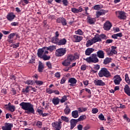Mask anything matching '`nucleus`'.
Returning <instances> with one entry per match:
<instances>
[{
  "label": "nucleus",
  "mask_w": 130,
  "mask_h": 130,
  "mask_svg": "<svg viewBox=\"0 0 130 130\" xmlns=\"http://www.w3.org/2000/svg\"><path fill=\"white\" fill-rule=\"evenodd\" d=\"M19 105L23 110H27L28 112L34 114V108L33 107V105L31 104V103L22 102L19 104Z\"/></svg>",
  "instance_id": "1"
},
{
  "label": "nucleus",
  "mask_w": 130,
  "mask_h": 130,
  "mask_svg": "<svg viewBox=\"0 0 130 130\" xmlns=\"http://www.w3.org/2000/svg\"><path fill=\"white\" fill-rule=\"evenodd\" d=\"M49 52L47 51H45L43 49H39L38 50V56L40 58H43V60H49L50 59V56H47Z\"/></svg>",
  "instance_id": "2"
},
{
  "label": "nucleus",
  "mask_w": 130,
  "mask_h": 130,
  "mask_svg": "<svg viewBox=\"0 0 130 130\" xmlns=\"http://www.w3.org/2000/svg\"><path fill=\"white\" fill-rule=\"evenodd\" d=\"M83 60H85L88 63H91L93 62V63H97L99 62V59L97 57V54L94 53L91 55V56L88 57L86 58H83Z\"/></svg>",
  "instance_id": "3"
},
{
  "label": "nucleus",
  "mask_w": 130,
  "mask_h": 130,
  "mask_svg": "<svg viewBox=\"0 0 130 130\" xmlns=\"http://www.w3.org/2000/svg\"><path fill=\"white\" fill-rule=\"evenodd\" d=\"M99 76L100 78H103V77H105L106 78H109V77H111V74H110V72L108 71L107 69L105 68H103L99 72Z\"/></svg>",
  "instance_id": "4"
},
{
  "label": "nucleus",
  "mask_w": 130,
  "mask_h": 130,
  "mask_svg": "<svg viewBox=\"0 0 130 130\" xmlns=\"http://www.w3.org/2000/svg\"><path fill=\"white\" fill-rule=\"evenodd\" d=\"M66 52L67 49H66V48H61L56 50L55 55L56 56H62V55L66 54Z\"/></svg>",
  "instance_id": "5"
},
{
  "label": "nucleus",
  "mask_w": 130,
  "mask_h": 130,
  "mask_svg": "<svg viewBox=\"0 0 130 130\" xmlns=\"http://www.w3.org/2000/svg\"><path fill=\"white\" fill-rule=\"evenodd\" d=\"M115 14L116 17L120 20H125V19H126V15H125V13L123 11H116Z\"/></svg>",
  "instance_id": "6"
},
{
  "label": "nucleus",
  "mask_w": 130,
  "mask_h": 130,
  "mask_svg": "<svg viewBox=\"0 0 130 130\" xmlns=\"http://www.w3.org/2000/svg\"><path fill=\"white\" fill-rule=\"evenodd\" d=\"M52 125L55 130H60L61 128V121L54 122L52 123Z\"/></svg>",
  "instance_id": "7"
},
{
  "label": "nucleus",
  "mask_w": 130,
  "mask_h": 130,
  "mask_svg": "<svg viewBox=\"0 0 130 130\" xmlns=\"http://www.w3.org/2000/svg\"><path fill=\"white\" fill-rule=\"evenodd\" d=\"M121 81H122V79L119 75H116L114 77V82L115 85H119Z\"/></svg>",
  "instance_id": "8"
},
{
  "label": "nucleus",
  "mask_w": 130,
  "mask_h": 130,
  "mask_svg": "<svg viewBox=\"0 0 130 130\" xmlns=\"http://www.w3.org/2000/svg\"><path fill=\"white\" fill-rule=\"evenodd\" d=\"M6 18L8 21L12 22V21L16 18V15H15L13 12H10L8 14Z\"/></svg>",
  "instance_id": "9"
},
{
  "label": "nucleus",
  "mask_w": 130,
  "mask_h": 130,
  "mask_svg": "<svg viewBox=\"0 0 130 130\" xmlns=\"http://www.w3.org/2000/svg\"><path fill=\"white\" fill-rule=\"evenodd\" d=\"M12 127L13 124L6 123L2 126V128L3 130H12Z\"/></svg>",
  "instance_id": "10"
},
{
  "label": "nucleus",
  "mask_w": 130,
  "mask_h": 130,
  "mask_svg": "<svg viewBox=\"0 0 130 130\" xmlns=\"http://www.w3.org/2000/svg\"><path fill=\"white\" fill-rule=\"evenodd\" d=\"M111 27H112V24L109 21H106V23L104 24V29L107 31L110 30Z\"/></svg>",
  "instance_id": "11"
},
{
  "label": "nucleus",
  "mask_w": 130,
  "mask_h": 130,
  "mask_svg": "<svg viewBox=\"0 0 130 130\" xmlns=\"http://www.w3.org/2000/svg\"><path fill=\"white\" fill-rule=\"evenodd\" d=\"M71 11L74 14H79V13H82L83 12V8L82 7H79L78 9L73 8L71 9Z\"/></svg>",
  "instance_id": "12"
},
{
  "label": "nucleus",
  "mask_w": 130,
  "mask_h": 130,
  "mask_svg": "<svg viewBox=\"0 0 130 130\" xmlns=\"http://www.w3.org/2000/svg\"><path fill=\"white\" fill-rule=\"evenodd\" d=\"M95 86H105V83L100 79H96L94 81Z\"/></svg>",
  "instance_id": "13"
},
{
  "label": "nucleus",
  "mask_w": 130,
  "mask_h": 130,
  "mask_svg": "<svg viewBox=\"0 0 130 130\" xmlns=\"http://www.w3.org/2000/svg\"><path fill=\"white\" fill-rule=\"evenodd\" d=\"M77 79L75 78H71L68 80L69 86H75L77 84Z\"/></svg>",
  "instance_id": "14"
},
{
  "label": "nucleus",
  "mask_w": 130,
  "mask_h": 130,
  "mask_svg": "<svg viewBox=\"0 0 130 130\" xmlns=\"http://www.w3.org/2000/svg\"><path fill=\"white\" fill-rule=\"evenodd\" d=\"M77 119H72L70 120V124H71V129H73L74 127L77 125V123L78 122Z\"/></svg>",
  "instance_id": "15"
},
{
  "label": "nucleus",
  "mask_w": 130,
  "mask_h": 130,
  "mask_svg": "<svg viewBox=\"0 0 130 130\" xmlns=\"http://www.w3.org/2000/svg\"><path fill=\"white\" fill-rule=\"evenodd\" d=\"M78 58H79V55H78L75 56L70 55L68 56L67 59L71 62V61H73V60H75V59H78Z\"/></svg>",
  "instance_id": "16"
},
{
  "label": "nucleus",
  "mask_w": 130,
  "mask_h": 130,
  "mask_svg": "<svg viewBox=\"0 0 130 130\" xmlns=\"http://www.w3.org/2000/svg\"><path fill=\"white\" fill-rule=\"evenodd\" d=\"M42 49L45 50V51H53V50H54V49H56L55 46H50L48 47H44L42 48Z\"/></svg>",
  "instance_id": "17"
},
{
  "label": "nucleus",
  "mask_w": 130,
  "mask_h": 130,
  "mask_svg": "<svg viewBox=\"0 0 130 130\" xmlns=\"http://www.w3.org/2000/svg\"><path fill=\"white\" fill-rule=\"evenodd\" d=\"M44 70V65L41 61H39L38 71L39 73H42Z\"/></svg>",
  "instance_id": "18"
},
{
  "label": "nucleus",
  "mask_w": 130,
  "mask_h": 130,
  "mask_svg": "<svg viewBox=\"0 0 130 130\" xmlns=\"http://www.w3.org/2000/svg\"><path fill=\"white\" fill-rule=\"evenodd\" d=\"M73 39L75 42H80L83 40V37L81 36L74 35Z\"/></svg>",
  "instance_id": "19"
},
{
  "label": "nucleus",
  "mask_w": 130,
  "mask_h": 130,
  "mask_svg": "<svg viewBox=\"0 0 130 130\" xmlns=\"http://www.w3.org/2000/svg\"><path fill=\"white\" fill-rule=\"evenodd\" d=\"M87 22L90 24H94L96 22V18H91L90 16H87Z\"/></svg>",
  "instance_id": "20"
},
{
  "label": "nucleus",
  "mask_w": 130,
  "mask_h": 130,
  "mask_svg": "<svg viewBox=\"0 0 130 130\" xmlns=\"http://www.w3.org/2000/svg\"><path fill=\"white\" fill-rule=\"evenodd\" d=\"M95 51V49L92 48H88L85 51V55H91V53H93Z\"/></svg>",
  "instance_id": "21"
},
{
  "label": "nucleus",
  "mask_w": 130,
  "mask_h": 130,
  "mask_svg": "<svg viewBox=\"0 0 130 130\" xmlns=\"http://www.w3.org/2000/svg\"><path fill=\"white\" fill-rule=\"evenodd\" d=\"M96 56H98L99 58H104V51L99 50L96 52Z\"/></svg>",
  "instance_id": "22"
},
{
  "label": "nucleus",
  "mask_w": 130,
  "mask_h": 130,
  "mask_svg": "<svg viewBox=\"0 0 130 130\" xmlns=\"http://www.w3.org/2000/svg\"><path fill=\"white\" fill-rule=\"evenodd\" d=\"M59 101L60 100L58 97H55L52 100V102L53 103V104H54V105H58V104H59Z\"/></svg>",
  "instance_id": "23"
},
{
  "label": "nucleus",
  "mask_w": 130,
  "mask_h": 130,
  "mask_svg": "<svg viewBox=\"0 0 130 130\" xmlns=\"http://www.w3.org/2000/svg\"><path fill=\"white\" fill-rule=\"evenodd\" d=\"M66 44H67V39L65 38L58 40L57 43V45H66Z\"/></svg>",
  "instance_id": "24"
},
{
  "label": "nucleus",
  "mask_w": 130,
  "mask_h": 130,
  "mask_svg": "<svg viewBox=\"0 0 130 130\" xmlns=\"http://www.w3.org/2000/svg\"><path fill=\"white\" fill-rule=\"evenodd\" d=\"M105 11L102 10L99 11H97L96 12V18H99L100 16H103V15H105Z\"/></svg>",
  "instance_id": "25"
},
{
  "label": "nucleus",
  "mask_w": 130,
  "mask_h": 130,
  "mask_svg": "<svg viewBox=\"0 0 130 130\" xmlns=\"http://www.w3.org/2000/svg\"><path fill=\"white\" fill-rule=\"evenodd\" d=\"M124 91L128 96H130V88L129 86L127 85H125L124 88Z\"/></svg>",
  "instance_id": "26"
},
{
  "label": "nucleus",
  "mask_w": 130,
  "mask_h": 130,
  "mask_svg": "<svg viewBox=\"0 0 130 130\" xmlns=\"http://www.w3.org/2000/svg\"><path fill=\"white\" fill-rule=\"evenodd\" d=\"M93 43H96V42H98L99 41H101V39L99 37V36H95L92 39Z\"/></svg>",
  "instance_id": "27"
},
{
  "label": "nucleus",
  "mask_w": 130,
  "mask_h": 130,
  "mask_svg": "<svg viewBox=\"0 0 130 130\" xmlns=\"http://www.w3.org/2000/svg\"><path fill=\"white\" fill-rule=\"evenodd\" d=\"M62 64L64 67H69V66L71 64V62L67 59H66L62 62Z\"/></svg>",
  "instance_id": "28"
},
{
  "label": "nucleus",
  "mask_w": 130,
  "mask_h": 130,
  "mask_svg": "<svg viewBox=\"0 0 130 130\" xmlns=\"http://www.w3.org/2000/svg\"><path fill=\"white\" fill-rule=\"evenodd\" d=\"M64 112L65 114H70L71 113V109H70V107H69V105H66V108L64 110Z\"/></svg>",
  "instance_id": "29"
},
{
  "label": "nucleus",
  "mask_w": 130,
  "mask_h": 130,
  "mask_svg": "<svg viewBox=\"0 0 130 130\" xmlns=\"http://www.w3.org/2000/svg\"><path fill=\"white\" fill-rule=\"evenodd\" d=\"M72 115L73 117H74V118H77L79 117V113L77 110L73 111L72 113Z\"/></svg>",
  "instance_id": "30"
},
{
  "label": "nucleus",
  "mask_w": 130,
  "mask_h": 130,
  "mask_svg": "<svg viewBox=\"0 0 130 130\" xmlns=\"http://www.w3.org/2000/svg\"><path fill=\"white\" fill-rule=\"evenodd\" d=\"M51 42L57 45V43H58V38L53 37L51 39Z\"/></svg>",
  "instance_id": "31"
},
{
  "label": "nucleus",
  "mask_w": 130,
  "mask_h": 130,
  "mask_svg": "<svg viewBox=\"0 0 130 130\" xmlns=\"http://www.w3.org/2000/svg\"><path fill=\"white\" fill-rule=\"evenodd\" d=\"M92 44H94V42H93V40L92 39L89 40L87 41L86 46V47H89V46H91Z\"/></svg>",
  "instance_id": "32"
},
{
  "label": "nucleus",
  "mask_w": 130,
  "mask_h": 130,
  "mask_svg": "<svg viewBox=\"0 0 130 130\" xmlns=\"http://www.w3.org/2000/svg\"><path fill=\"white\" fill-rule=\"evenodd\" d=\"M109 62H111V58H106L104 60V64H108Z\"/></svg>",
  "instance_id": "33"
},
{
  "label": "nucleus",
  "mask_w": 130,
  "mask_h": 130,
  "mask_svg": "<svg viewBox=\"0 0 130 130\" xmlns=\"http://www.w3.org/2000/svg\"><path fill=\"white\" fill-rule=\"evenodd\" d=\"M22 92L24 93V94H27L30 92V87L27 86L25 89H22Z\"/></svg>",
  "instance_id": "34"
},
{
  "label": "nucleus",
  "mask_w": 130,
  "mask_h": 130,
  "mask_svg": "<svg viewBox=\"0 0 130 130\" xmlns=\"http://www.w3.org/2000/svg\"><path fill=\"white\" fill-rule=\"evenodd\" d=\"M125 81L126 82V83H127V84H130V79L129 77H128V74H125Z\"/></svg>",
  "instance_id": "35"
},
{
  "label": "nucleus",
  "mask_w": 130,
  "mask_h": 130,
  "mask_svg": "<svg viewBox=\"0 0 130 130\" xmlns=\"http://www.w3.org/2000/svg\"><path fill=\"white\" fill-rule=\"evenodd\" d=\"M99 118L100 119V120H104L105 121H106V119H105V117H104V115H103V114H100L99 115Z\"/></svg>",
  "instance_id": "36"
},
{
  "label": "nucleus",
  "mask_w": 130,
  "mask_h": 130,
  "mask_svg": "<svg viewBox=\"0 0 130 130\" xmlns=\"http://www.w3.org/2000/svg\"><path fill=\"white\" fill-rule=\"evenodd\" d=\"M61 119L63 120V121H65V122H69L70 120L68 117L63 116H61Z\"/></svg>",
  "instance_id": "37"
},
{
  "label": "nucleus",
  "mask_w": 130,
  "mask_h": 130,
  "mask_svg": "<svg viewBox=\"0 0 130 130\" xmlns=\"http://www.w3.org/2000/svg\"><path fill=\"white\" fill-rule=\"evenodd\" d=\"M75 34L78 35H83V31H82L81 29H78L77 30L75 31Z\"/></svg>",
  "instance_id": "38"
},
{
  "label": "nucleus",
  "mask_w": 130,
  "mask_h": 130,
  "mask_svg": "<svg viewBox=\"0 0 130 130\" xmlns=\"http://www.w3.org/2000/svg\"><path fill=\"white\" fill-rule=\"evenodd\" d=\"M8 109L10 110V111H11V112H14V111H15V109H16V108H15L14 106H9L8 107Z\"/></svg>",
  "instance_id": "39"
},
{
  "label": "nucleus",
  "mask_w": 130,
  "mask_h": 130,
  "mask_svg": "<svg viewBox=\"0 0 130 130\" xmlns=\"http://www.w3.org/2000/svg\"><path fill=\"white\" fill-rule=\"evenodd\" d=\"M14 36H16V33L13 32L10 34V35L8 36V39H13Z\"/></svg>",
  "instance_id": "40"
},
{
  "label": "nucleus",
  "mask_w": 130,
  "mask_h": 130,
  "mask_svg": "<svg viewBox=\"0 0 130 130\" xmlns=\"http://www.w3.org/2000/svg\"><path fill=\"white\" fill-rule=\"evenodd\" d=\"M84 119H86V115L80 116L78 119L77 120L78 121H82V120H84Z\"/></svg>",
  "instance_id": "41"
},
{
  "label": "nucleus",
  "mask_w": 130,
  "mask_h": 130,
  "mask_svg": "<svg viewBox=\"0 0 130 130\" xmlns=\"http://www.w3.org/2000/svg\"><path fill=\"white\" fill-rule=\"evenodd\" d=\"M98 111H99V110L96 108H93L91 110V112L93 113V114H96V113H98Z\"/></svg>",
  "instance_id": "42"
},
{
  "label": "nucleus",
  "mask_w": 130,
  "mask_h": 130,
  "mask_svg": "<svg viewBox=\"0 0 130 130\" xmlns=\"http://www.w3.org/2000/svg\"><path fill=\"white\" fill-rule=\"evenodd\" d=\"M67 101V96L64 95L63 96L61 100H60V102L61 103H64Z\"/></svg>",
  "instance_id": "43"
},
{
  "label": "nucleus",
  "mask_w": 130,
  "mask_h": 130,
  "mask_svg": "<svg viewBox=\"0 0 130 130\" xmlns=\"http://www.w3.org/2000/svg\"><path fill=\"white\" fill-rule=\"evenodd\" d=\"M35 123L36 124V125L38 126L40 128L42 126V122L40 121H38L37 122H35Z\"/></svg>",
  "instance_id": "44"
},
{
  "label": "nucleus",
  "mask_w": 130,
  "mask_h": 130,
  "mask_svg": "<svg viewBox=\"0 0 130 130\" xmlns=\"http://www.w3.org/2000/svg\"><path fill=\"white\" fill-rule=\"evenodd\" d=\"M47 67H48V69H52V64L50 61H48L46 63Z\"/></svg>",
  "instance_id": "45"
},
{
  "label": "nucleus",
  "mask_w": 130,
  "mask_h": 130,
  "mask_svg": "<svg viewBox=\"0 0 130 130\" xmlns=\"http://www.w3.org/2000/svg\"><path fill=\"white\" fill-rule=\"evenodd\" d=\"M61 23L63 26H66L67 25V20L62 17Z\"/></svg>",
  "instance_id": "46"
},
{
  "label": "nucleus",
  "mask_w": 130,
  "mask_h": 130,
  "mask_svg": "<svg viewBox=\"0 0 130 130\" xmlns=\"http://www.w3.org/2000/svg\"><path fill=\"white\" fill-rule=\"evenodd\" d=\"M46 91V93H48V94H52V93H53V90L50 88H47Z\"/></svg>",
  "instance_id": "47"
},
{
  "label": "nucleus",
  "mask_w": 130,
  "mask_h": 130,
  "mask_svg": "<svg viewBox=\"0 0 130 130\" xmlns=\"http://www.w3.org/2000/svg\"><path fill=\"white\" fill-rule=\"evenodd\" d=\"M117 51L115 50H111L110 52V55H112V54H116Z\"/></svg>",
  "instance_id": "48"
},
{
  "label": "nucleus",
  "mask_w": 130,
  "mask_h": 130,
  "mask_svg": "<svg viewBox=\"0 0 130 130\" xmlns=\"http://www.w3.org/2000/svg\"><path fill=\"white\" fill-rule=\"evenodd\" d=\"M62 3H63V5L65 6L69 5V2H68V0H62Z\"/></svg>",
  "instance_id": "49"
},
{
  "label": "nucleus",
  "mask_w": 130,
  "mask_h": 130,
  "mask_svg": "<svg viewBox=\"0 0 130 130\" xmlns=\"http://www.w3.org/2000/svg\"><path fill=\"white\" fill-rule=\"evenodd\" d=\"M99 37H100V39H106V36L104 34L101 35L99 36Z\"/></svg>",
  "instance_id": "50"
},
{
  "label": "nucleus",
  "mask_w": 130,
  "mask_h": 130,
  "mask_svg": "<svg viewBox=\"0 0 130 130\" xmlns=\"http://www.w3.org/2000/svg\"><path fill=\"white\" fill-rule=\"evenodd\" d=\"M25 84H27V85H33V81L27 80L25 82Z\"/></svg>",
  "instance_id": "51"
},
{
  "label": "nucleus",
  "mask_w": 130,
  "mask_h": 130,
  "mask_svg": "<svg viewBox=\"0 0 130 130\" xmlns=\"http://www.w3.org/2000/svg\"><path fill=\"white\" fill-rule=\"evenodd\" d=\"M36 84H37V85H41L42 84H43V82L40 80H37L36 81Z\"/></svg>",
  "instance_id": "52"
},
{
  "label": "nucleus",
  "mask_w": 130,
  "mask_h": 130,
  "mask_svg": "<svg viewBox=\"0 0 130 130\" xmlns=\"http://www.w3.org/2000/svg\"><path fill=\"white\" fill-rule=\"evenodd\" d=\"M66 81H67V80L66 79V78L63 77L61 79V81H60V84H64V83H66Z\"/></svg>",
  "instance_id": "53"
},
{
  "label": "nucleus",
  "mask_w": 130,
  "mask_h": 130,
  "mask_svg": "<svg viewBox=\"0 0 130 130\" xmlns=\"http://www.w3.org/2000/svg\"><path fill=\"white\" fill-rule=\"evenodd\" d=\"M2 32L3 33V34H4V35H8V34H10V33H11V31L2 30Z\"/></svg>",
  "instance_id": "54"
},
{
  "label": "nucleus",
  "mask_w": 130,
  "mask_h": 130,
  "mask_svg": "<svg viewBox=\"0 0 130 130\" xmlns=\"http://www.w3.org/2000/svg\"><path fill=\"white\" fill-rule=\"evenodd\" d=\"M91 128V126L89 125H87L84 127V130H89Z\"/></svg>",
  "instance_id": "55"
},
{
  "label": "nucleus",
  "mask_w": 130,
  "mask_h": 130,
  "mask_svg": "<svg viewBox=\"0 0 130 130\" xmlns=\"http://www.w3.org/2000/svg\"><path fill=\"white\" fill-rule=\"evenodd\" d=\"M55 77L56 78H60V73L59 72H57L55 74Z\"/></svg>",
  "instance_id": "56"
},
{
  "label": "nucleus",
  "mask_w": 130,
  "mask_h": 130,
  "mask_svg": "<svg viewBox=\"0 0 130 130\" xmlns=\"http://www.w3.org/2000/svg\"><path fill=\"white\" fill-rule=\"evenodd\" d=\"M77 128L78 130H83V125H82L81 124H79L77 126Z\"/></svg>",
  "instance_id": "57"
},
{
  "label": "nucleus",
  "mask_w": 130,
  "mask_h": 130,
  "mask_svg": "<svg viewBox=\"0 0 130 130\" xmlns=\"http://www.w3.org/2000/svg\"><path fill=\"white\" fill-rule=\"evenodd\" d=\"M94 10H100V5H95L93 7Z\"/></svg>",
  "instance_id": "58"
},
{
  "label": "nucleus",
  "mask_w": 130,
  "mask_h": 130,
  "mask_svg": "<svg viewBox=\"0 0 130 130\" xmlns=\"http://www.w3.org/2000/svg\"><path fill=\"white\" fill-rule=\"evenodd\" d=\"M94 70H98L99 69H100V66L99 64L94 65Z\"/></svg>",
  "instance_id": "59"
},
{
  "label": "nucleus",
  "mask_w": 130,
  "mask_h": 130,
  "mask_svg": "<svg viewBox=\"0 0 130 130\" xmlns=\"http://www.w3.org/2000/svg\"><path fill=\"white\" fill-rule=\"evenodd\" d=\"M62 20V17L59 18H57L56 19V22L57 23H61V21Z\"/></svg>",
  "instance_id": "60"
},
{
  "label": "nucleus",
  "mask_w": 130,
  "mask_h": 130,
  "mask_svg": "<svg viewBox=\"0 0 130 130\" xmlns=\"http://www.w3.org/2000/svg\"><path fill=\"white\" fill-rule=\"evenodd\" d=\"M19 45H20V43H17L13 45V48H17Z\"/></svg>",
  "instance_id": "61"
},
{
  "label": "nucleus",
  "mask_w": 130,
  "mask_h": 130,
  "mask_svg": "<svg viewBox=\"0 0 130 130\" xmlns=\"http://www.w3.org/2000/svg\"><path fill=\"white\" fill-rule=\"evenodd\" d=\"M81 71H85L86 70V65H82L81 67Z\"/></svg>",
  "instance_id": "62"
},
{
  "label": "nucleus",
  "mask_w": 130,
  "mask_h": 130,
  "mask_svg": "<svg viewBox=\"0 0 130 130\" xmlns=\"http://www.w3.org/2000/svg\"><path fill=\"white\" fill-rule=\"evenodd\" d=\"M113 42V40L109 39V40H107V41H106V43L107 44L112 43Z\"/></svg>",
  "instance_id": "63"
},
{
  "label": "nucleus",
  "mask_w": 130,
  "mask_h": 130,
  "mask_svg": "<svg viewBox=\"0 0 130 130\" xmlns=\"http://www.w3.org/2000/svg\"><path fill=\"white\" fill-rule=\"evenodd\" d=\"M11 26H18V22H14L11 23Z\"/></svg>",
  "instance_id": "64"
}]
</instances>
